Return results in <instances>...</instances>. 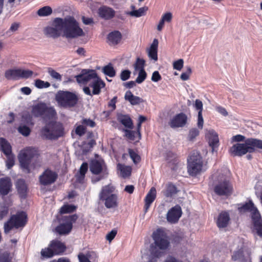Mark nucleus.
Here are the masks:
<instances>
[{
	"mask_svg": "<svg viewBox=\"0 0 262 262\" xmlns=\"http://www.w3.org/2000/svg\"><path fill=\"white\" fill-rule=\"evenodd\" d=\"M39 155L38 150L32 147H28L19 154L18 159L21 167L27 173L30 172L31 162L36 160Z\"/></svg>",
	"mask_w": 262,
	"mask_h": 262,
	"instance_id": "nucleus-3",
	"label": "nucleus"
},
{
	"mask_svg": "<svg viewBox=\"0 0 262 262\" xmlns=\"http://www.w3.org/2000/svg\"><path fill=\"white\" fill-rule=\"evenodd\" d=\"M232 259L234 261L239 260L241 262H247V259L244 256L243 248L235 251L232 255Z\"/></svg>",
	"mask_w": 262,
	"mask_h": 262,
	"instance_id": "nucleus-38",
	"label": "nucleus"
},
{
	"mask_svg": "<svg viewBox=\"0 0 262 262\" xmlns=\"http://www.w3.org/2000/svg\"><path fill=\"white\" fill-rule=\"evenodd\" d=\"M54 253L52 248L50 246L47 248L42 249L41 251V255L43 257L51 258L54 255Z\"/></svg>",
	"mask_w": 262,
	"mask_h": 262,
	"instance_id": "nucleus-50",
	"label": "nucleus"
},
{
	"mask_svg": "<svg viewBox=\"0 0 262 262\" xmlns=\"http://www.w3.org/2000/svg\"><path fill=\"white\" fill-rule=\"evenodd\" d=\"M49 246L52 248L55 255L61 254L66 249V246L64 244L58 240H53L51 241Z\"/></svg>",
	"mask_w": 262,
	"mask_h": 262,
	"instance_id": "nucleus-27",
	"label": "nucleus"
},
{
	"mask_svg": "<svg viewBox=\"0 0 262 262\" xmlns=\"http://www.w3.org/2000/svg\"><path fill=\"white\" fill-rule=\"evenodd\" d=\"M156 197V190L155 187H152L146 194L144 201L145 203L151 204Z\"/></svg>",
	"mask_w": 262,
	"mask_h": 262,
	"instance_id": "nucleus-43",
	"label": "nucleus"
},
{
	"mask_svg": "<svg viewBox=\"0 0 262 262\" xmlns=\"http://www.w3.org/2000/svg\"><path fill=\"white\" fill-rule=\"evenodd\" d=\"M117 168L120 171L123 178L129 177L131 174L132 169L130 166L118 163L117 164Z\"/></svg>",
	"mask_w": 262,
	"mask_h": 262,
	"instance_id": "nucleus-40",
	"label": "nucleus"
},
{
	"mask_svg": "<svg viewBox=\"0 0 262 262\" xmlns=\"http://www.w3.org/2000/svg\"><path fill=\"white\" fill-rule=\"evenodd\" d=\"M57 178V174L55 172L47 169L40 176L39 182L42 185H48L55 182Z\"/></svg>",
	"mask_w": 262,
	"mask_h": 262,
	"instance_id": "nucleus-14",
	"label": "nucleus"
},
{
	"mask_svg": "<svg viewBox=\"0 0 262 262\" xmlns=\"http://www.w3.org/2000/svg\"><path fill=\"white\" fill-rule=\"evenodd\" d=\"M0 148L6 156L12 155L11 145L3 138H0Z\"/></svg>",
	"mask_w": 262,
	"mask_h": 262,
	"instance_id": "nucleus-35",
	"label": "nucleus"
},
{
	"mask_svg": "<svg viewBox=\"0 0 262 262\" xmlns=\"http://www.w3.org/2000/svg\"><path fill=\"white\" fill-rule=\"evenodd\" d=\"M147 9V7H143L138 10H133L131 11H128L126 12V14L132 16L139 17L144 15Z\"/></svg>",
	"mask_w": 262,
	"mask_h": 262,
	"instance_id": "nucleus-41",
	"label": "nucleus"
},
{
	"mask_svg": "<svg viewBox=\"0 0 262 262\" xmlns=\"http://www.w3.org/2000/svg\"><path fill=\"white\" fill-rule=\"evenodd\" d=\"M118 197L116 194H112L110 197H106L101 201H104V205L107 209L115 208L118 207Z\"/></svg>",
	"mask_w": 262,
	"mask_h": 262,
	"instance_id": "nucleus-31",
	"label": "nucleus"
},
{
	"mask_svg": "<svg viewBox=\"0 0 262 262\" xmlns=\"http://www.w3.org/2000/svg\"><path fill=\"white\" fill-rule=\"evenodd\" d=\"M55 100L58 105L63 107L75 106L78 101V97L69 91H59L55 95Z\"/></svg>",
	"mask_w": 262,
	"mask_h": 262,
	"instance_id": "nucleus-6",
	"label": "nucleus"
},
{
	"mask_svg": "<svg viewBox=\"0 0 262 262\" xmlns=\"http://www.w3.org/2000/svg\"><path fill=\"white\" fill-rule=\"evenodd\" d=\"M182 214L181 207L176 205L171 208L167 213L166 219L169 223L175 224L177 223Z\"/></svg>",
	"mask_w": 262,
	"mask_h": 262,
	"instance_id": "nucleus-13",
	"label": "nucleus"
},
{
	"mask_svg": "<svg viewBox=\"0 0 262 262\" xmlns=\"http://www.w3.org/2000/svg\"><path fill=\"white\" fill-rule=\"evenodd\" d=\"M158 40L155 38L151 44L149 49L148 50V56L152 60L154 61L158 60Z\"/></svg>",
	"mask_w": 262,
	"mask_h": 262,
	"instance_id": "nucleus-29",
	"label": "nucleus"
},
{
	"mask_svg": "<svg viewBox=\"0 0 262 262\" xmlns=\"http://www.w3.org/2000/svg\"><path fill=\"white\" fill-rule=\"evenodd\" d=\"M89 85L93 89L92 94L93 95H98L101 92V89L105 87V83L101 78L99 77L97 79L92 81Z\"/></svg>",
	"mask_w": 262,
	"mask_h": 262,
	"instance_id": "nucleus-24",
	"label": "nucleus"
},
{
	"mask_svg": "<svg viewBox=\"0 0 262 262\" xmlns=\"http://www.w3.org/2000/svg\"><path fill=\"white\" fill-rule=\"evenodd\" d=\"M76 209V206L72 204H65L63 205L59 210L58 215L60 217H61L62 214L66 213H71L73 212Z\"/></svg>",
	"mask_w": 262,
	"mask_h": 262,
	"instance_id": "nucleus-39",
	"label": "nucleus"
},
{
	"mask_svg": "<svg viewBox=\"0 0 262 262\" xmlns=\"http://www.w3.org/2000/svg\"><path fill=\"white\" fill-rule=\"evenodd\" d=\"M6 157L7 158L6 166L8 169H10L14 164V156L13 155H11Z\"/></svg>",
	"mask_w": 262,
	"mask_h": 262,
	"instance_id": "nucleus-63",
	"label": "nucleus"
},
{
	"mask_svg": "<svg viewBox=\"0 0 262 262\" xmlns=\"http://www.w3.org/2000/svg\"><path fill=\"white\" fill-rule=\"evenodd\" d=\"M93 136L92 132H89L87 135V140L83 141V156L91 151L96 145V141L93 138Z\"/></svg>",
	"mask_w": 262,
	"mask_h": 262,
	"instance_id": "nucleus-23",
	"label": "nucleus"
},
{
	"mask_svg": "<svg viewBox=\"0 0 262 262\" xmlns=\"http://www.w3.org/2000/svg\"><path fill=\"white\" fill-rule=\"evenodd\" d=\"M206 138L211 148V152L213 153L214 151H216L219 143L218 134L214 130L211 129L206 134Z\"/></svg>",
	"mask_w": 262,
	"mask_h": 262,
	"instance_id": "nucleus-17",
	"label": "nucleus"
},
{
	"mask_svg": "<svg viewBox=\"0 0 262 262\" xmlns=\"http://www.w3.org/2000/svg\"><path fill=\"white\" fill-rule=\"evenodd\" d=\"M99 76L95 70L83 69V85L87 84L91 80L96 79Z\"/></svg>",
	"mask_w": 262,
	"mask_h": 262,
	"instance_id": "nucleus-26",
	"label": "nucleus"
},
{
	"mask_svg": "<svg viewBox=\"0 0 262 262\" xmlns=\"http://www.w3.org/2000/svg\"><path fill=\"white\" fill-rule=\"evenodd\" d=\"M213 177L212 188L215 194L220 196L231 195L233 187L230 181L223 174Z\"/></svg>",
	"mask_w": 262,
	"mask_h": 262,
	"instance_id": "nucleus-2",
	"label": "nucleus"
},
{
	"mask_svg": "<svg viewBox=\"0 0 262 262\" xmlns=\"http://www.w3.org/2000/svg\"><path fill=\"white\" fill-rule=\"evenodd\" d=\"M184 64V61L182 59H179L176 61H174L173 63V68L178 71H180Z\"/></svg>",
	"mask_w": 262,
	"mask_h": 262,
	"instance_id": "nucleus-61",
	"label": "nucleus"
},
{
	"mask_svg": "<svg viewBox=\"0 0 262 262\" xmlns=\"http://www.w3.org/2000/svg\"><path fill=\"white\" fill-rule=\"evenodd\" d=\"M124 99L133 105L139 104L144 101L143 99L141 98L134 95L129 90L126 92L124 95Z\"/></svg>",
	"mask_w": 262,
	"mask_h": 262,
	"instance_id": "nucleus-32",
	"label": "nucleus"
},
{
	"mask_svg": "<svg viewBox=\"0 0 262 262\" xmlns=\"http://www.w3.org/2000/svg\"><path fill=\"white\" fill-rule=\"evenodd\" d=\"M18 130L19 133L25 137L28 136L31 132L30 128L25 125L19 126L18 128Z\"/></svg>",
	"mask_w": 262,
	"mask_h": 262,
	"instance_id": "nucleus-55",
	"label": "nucleus"
},
{
	"mask_svg": "<svg viewBox=\"0 0 262 262\" xmlns=\"http://www.w3.org/2000/svg\"><path fill=\"white\" fill-rule=\"evenodd\" d=\"M178 192L177 187L172 184H169L167 186L165 195L167 197H171Z\"/></svg>",
	"mask_w": 262,
	"mask_h": 262,
	"instance_id": "nucleus-47",
	"label": "nucleus"
},
{
	"mask_svg": "<svg viewBox=\"0 0 262 262\" xmlns=\"http://www.w3.org/2000/svg\"><path fill=\"white\" fill-rule=\"evenodd\" d=\"M12 183L9 177L0 179V194L3 196L7 195L12 189Z\"/></svg>",
	"mask_w": 262,
	"mask_h": 262,
	"instance_id": "nucleus-18",
	"label": "nucleus"
},
{
	"mask_svg": "<svg viewBox=\"0 0 262 262\" xmlns=\"http://www.w3.org/2000/svg\"><path fill=\"white\" fill-rule=\"evenodd\" d=\"M145 61L142 58L138 57L134 64V68L136 71H142L144 70Z\"/></svg>",
	"mask_w": 262,
	"mask_h": 262,
	"instance_id": "nucleus-48",
	"label": "nucleus"
},
{
	"mask_svg": "<svg viewBox=\"0 0 262 262\" xmlns=\"http://www.w3.org/2000/svg\"><path fill=\"white\" fill-rule=\"evenodd\" d=\"M90 170L95 175H98L100 173H103L104 170L108 172L107 168L103 160H99L95 159H92L90 161Z\"/></svg>",
	"mask_w": 262,
	"mask_h": 262,
	"instance_id": "nucleus-12",
	"label": "nucleus"
},
{
	"mask_svg": "<svg viewBox=\"0 0 262 262\" xmlns=\"http://www.w3.org/2000/svg\"><path fill=\"white\" fill-rule=\"evenodd\" d=\"M195 108L198 111V127L200 129H202L204 124V119L202 115L203 103L200 99H196L194 104Z\"/></svg>",
	"mask_w": 262,
	"mask_h": 262,
	"instance_id": "nucleus-28",
	"label": "nucleus"
},
{
	"mask_svg": "<svg viewBox=\"0 0 262 262\" xmlns=\"http://www.w3.org/2000/svg\"><path fill=\"white\" fill-rule=\"evenodd\" d=\"M57 218L60 224L56 228L55 230L60 235H64L70 232L72 228V224L77 219V216L76 214L61 217L57 215Z\"/></svg>",
	"mask_w": 262,
	"mask_h": 262,
	"instance_id": "nucleus-7",
	"label": "nucleus"
},
{
	"mask_svg": "<svg viewBox=\"0 0 262 262\" xmlns=\"http://www.w3.org/2000/svg\"><path fill=\"white\" fill-rule=\"evenodd\" d=\"M16 187L20 198H26L27 193V187L25 181L23 179L18 180L16 182Z\"/></svg>",
	"mask_w": 262,
	"mask_h": 262,
	"instance_id": "nucleus-34",
	"label": "nucleus"
},
{
	"mask_svg": "<svg viewBox=\"0 0 262 262\" xmlns=\"http://www.w3.org/2000/svg\"><path fill=\"white\" fill-rule=\"evenodd\" d=\"M230 220V215L226 211H222L218 215L216 223L217 227L220 229L224 228L229 224Z\"/></svg>",
	"mask_w": 262,
	"mask_h": 262,
	"instance_id": "nucleus-21",
	"label": "nucleus"
},
{
	"mask_svg": "<svg viewBox=\"0 0 262 262\" xmlns=\"http://www.w3.org/2000/svg\"><path fill=\"white\" fill-rule=\"evenodd\" d=\"M122 37V34L119 31L114 30L107 34L106 39L109 45H117L120 42Z\"/></svg>",
	"mask_w": 262,
	"mask_h": 262,
	"instance_id": "nucleus-25",
	"label": "nucleus"
},
{
	"mask_svg": "<svg viewBox=\"0 0 262 262\" xmlns=\"http://www.w3.org/2000/svg\"><path fill=\"white\" fill-rule=\"evenodd\" d=\"M108 175V172L106 171V169L104 170L103 173H100L98 174V176L92 179V181L93 183H96L98 181H101V180L105 179L107 178Z\"/></svg>",
	"mask_w": 262,
	"mask_h": 262,
	"instance_id": "nucleus-58",
	"label": "nucleus"
},
{
	"mask_svg": "<svg viewBox=\"0 0 262 262\" xmlns=\"http://www.w3.org/2000/svg\"><path fill=\"white\" fill-rule=\"evenodd\" d=\"M57 115L55 108L52 106H48L46 105V108L43 113L42 118L45 120H49L55 118Z\"/></svg>",
	"mask_w": 262,
	"mask_h": 262,
	"instance_id": "nucleus-36",
	"label": "nucleus"
},
{
	"mask_svg": "<svg viewBox=\"0 0 262 262\" xmlns=\"http://www.w3.org/2000/svg\"><path fill=\"white\" fill-rule=\"evenodd\" d=\"M187 171L192 177H195L199 174L203 167V161L200 155H192L188 159Z\"/></svg>",
	"mask_w": 262,
	"mask_h": 262,
	"instance_id": "nucleus-8",
	"label": "nucleus"
},
{
	"mask_svg": "<svg viewBox=\"0 0 262 262\" xmlns=\"http://www.w3.org/2000/svg\"><path fill=\"white\" fill-rule=\"evenodd\" d=\"M33 71L20 69H9L5 71V77L9 80H16L21 78H28L33 75Z\"/></svg>",
	"mask_w": 262,
	"mask_h": 262,
	"instance_id": "nucleus-10",
	"label": "nucleus"
},
{
	"mask_svg": "<svg viewBox=\"0 0 262 262\" xmlns=\"http://www.w3.org/2000/svg\"><path fill=\"white\" fill-rule=\"evenodd\" d=\"M84 254V257L88 260L96 261L98 258L97 253L93 251H87Z\"/></svg>",
	"mask_w": 262,
	"mask_h": 262,
	"instance_id": "nucleus-45",
	"label": "nucleus"
},
{
	"mask_svg": "<svg viewBox=\"0 0 262 262\" xmlns=\"http://www.w3.org/2000/svg\"><path fill=\"white\" fill-rule=\"evenodd\" d=\"M152 236L154 241L155 248L160 250H166L168 248L170 243L166 235L161 229H157L152 233Z\"/></svg>",
	"mask_w": 262,
	"mask_h": 262,
	"instance_id": "nucleus-11",
	"label": "nucleus"
},
{
	"mask_svg": "<svg viewBox=\"0 0 262 262\" xmlns=\"http://www.w3.org/2000/svg\"><path fill=\"white\" fill-rule=\"evenodd\" d=\"M52 13V9L49 6H45L39 9L37 11V14L40 16H46L50 15Z\"/></svg>",
	"mask_w": 262,
	"mask_h": 262,
	"instance_id": "nucleus-46",
	"label": "nucleus"
},
{
	"mask_svg": "<svg viewBox=\"0 0 262 262\" xmlns=\"http://www.w3.org/2000/svg\"><path fill=\"white\" fill-rule=\"evenodd\" d=\"M102 72L105 75L110 77H114L116 74V70L111 63L104 66L102 69Z\"/></svg>",
	"mask_w": 262,
	"mask_h": 262,
	"instance_id": "nucleus-37",
	"label": "nucleus"
},
{
	"mask_svg": "<svg viewBox=\"0 0 262 262\" xmlns=\"http://www.w3.org/2000/svg\"><path fill=\"white\" fill-rule=\"evenodd\" d=\"M237 208L240 213H245L250 212L251 213V219L254 216V214H260L257 208L255 206L252 200H249L248 202H245L243 204H240Z\"/></svg>",
	"mask_w": 262,
	"mask_h": 262,
	"instance_id": "nucleus-15",
	"label": "nucleus"
},
{
	"mask_svg": "<svg viewBox=\"0 0 262 262\" xmlns=\"http://www.w3.org/2000/svg\"><path fill=\"white\" fill-rule=\"evenodd\" d=\"M47 104L43 102L38 103L34 105L32 110V114L35 117H42L46 108Z\"/></svg>",
	"mask_w": 262,
	"mask_h": 262,
	"instance_id": "nucleus-33",
	"label": "nucleus"
},
{
	"mask_svg": "<svg viewBox=\"0 0 262 262\" xmlns=\"http://www.w3.org/2000/svg\"><path fill=\"white\" fill-rule=\"evenodd\" d=\"M27 223V214L24 211L17 212L11 216L9 220L4 224V232L8 233L13 228L18 229L24 227Z\"/></svg>",
	"mask_w": 262,
	"mask_h": 262,
	"instance_id": "nucleus-5",
	"label": "nucleus"
},
{
	"mask_svg": "<svg viewBox=\"0 0 262 262\" xmlns=\"http://www.w3.org/2000/svg\"><path fill=\"white\" fill-rule=\"evenodd\" d=\"M147 73L145 70L139 71L138 75L135 82L138 84L142 83L146 78Z\"/></svg>",
	"mask_w": 262,
	"mask_h": 262,
	"instance_id": "nucleus-53",
	"label": "nucleus"
},
{
	"mask_svg": "<svg viewBox=\"0 0 262 262\" xmlns=\"http://www.w3.org/2000/svg\"><path fill=\"white\" fill-rule=\"evenodd\" d=\"M155 248L151 251V256L152 258L149 260L148 262H154L156 258H159L161 256V252Z\"/></svg>",
	"mask_w": 262,
	"mask_h": 262,
	"instance_id": "nucleus-57",
	"label": "nucleus"
},
{
	"mask_svg": "<svg viewBox=\"0 0 262 262\" xmlns=\"http://www.w3.org/2000/svg\"><path fill=\"white\" fill-rule=\"evenodd\" d=\"M251 144V147L253 148L252 152H254L256 149H262V140L250 138Z\"/></svg>",
	"mask_w": 262,
	"mask_h": 262,
	"instance_id": "nucleus-44",
	"label": "nucleus"
},
{
	"mask_svg": "<svg viewBox=\"0 0 262 262\" xmlns=\"http://www.w3.org/2000/svg\"><path fill=\"white\" fill-rule=\"evenodd\" d=\"M98 13L101 18L105 20H109L114 17L115 11L111 7L103 6L98 9Z\"/></svg>",
	"mask_w": 262,
	"mask_h": 262,
	"instance_id": "nucleus-20",
	"label": "nucleus"
},
{
	"mask_svg": "<svg viewBox=\"0 0 262 262\" xmlns=\"http://www.w3.org/2000/svg\"><path fill=\"white\" fill-rule=\"evenodd\" d=\"M131 72L128 70H123L120 73V79L124 81L128 80L130 77Z\"/></svg>",
	"mask_w": 262,
	"mask_h": 262,
	"instance_id": "nucleus-59",
	"label": "nucleus"
},
{
	"mask_svg": "<svg viewBox=\"0 0 262 262\" xmlns=\"http://www.w3.org/2000/svg\"><path fill=\"white\" fill-rule=\"evenodd\" d=\"M35 86L38 89L47 88L50 86V83L48 81H44L40 79H36L35 81Z\"/></svg>",
	"mask_w": 262,
	"mask_h": 262,
	"instance_id": "nucleus-52",
	"label": "nucleus"
},
{
	"mask_svg": "<svg viewBox=\"0 0 262 262\" xmlns=\"http://www.w3.org/2000/svg\"><path fill=\"white\" fill-rule=\"evenodd\" d=\"M96 123L93 120L91 119H83V135L86 132L85 126L94 127Z\"/></svg>",
	"mask_w": 262,
	"mask_h": 262,
	"instance_id": "nucleus-51",
	"label": "nucleus"
},
{
	"mask_svg": "<svg viewBox=\"0 0 262 262\" xmlns=\"http://www.w3.org/2000/svg\"><path fill=\"white\" fill-rule=\"evenodd\" d=\"M48 73L49 74V75L51 76V77L57 80V81H61L62 80V76L61 75L58 73V72H57L56 71H55L54 70H53V69L52 68H49L48 69Z\"/></svg>",
	"mask_w": 262,
	"mask_h": 262,
	"instance_id": "nucleus-54",
	"label": "nucleus"
},
{
	"mask_svg": "<svg viewBox=\"0 0 262 262\" xmlns=\"http://www.w3.org/2000/svg\"><path fill=\"white\" fill-rule=\"evenodd\" d=\"M55 24L60 27L62 36L68 39L82 35V29L79 23L72 16H67L64 18L56 17Z\"/></svg>",
	"mask_w": 262,
	"mask_h": 262,
	"instance_id": "nucleus-1",
	"label": "nucleus"
},
{
	"mask_svg": "<svg viewBox=\"0 0 262 262\" xmlns=\"http://www.w3.org/2000/svg\"><path fill=\"white\" fill-rule=\"evenodd\" d=\"M200 132L196 128H193L189 131L188 139L193 141L199 135Z\"/></svg>",
	"mask_w": 262,
	"mask_h": 262,
	"instance_id": "nucleus-56",
	"label": "nucleus"
},
{
	"mask_svg": "<svg viewBox=\"0 0 262 262\" xmlns=\"http://www.w3.org/2000/svg\"><path fill=\"white\" fill-rule=\"evenodd\" d=\"M62 124L58 122L51 121L44 126L41 130V135L48 139H57L64 134Z\"/></svg>",
	"mask_w": 262,
	"mask_h": 262,
	"instance_id": "nucleus-4",
	"label": "nucleus"
},
{
	"mask_svg": "<svg viewBox=\"0 0 262 262\" xmlns=\"http://www.w3.org/2000/svg\"><path fill=\"white\" fill-rule=\"evenodd\" d=\"M253 148L251 147L250 138H247L243 143H236L229 149V152L234 157H241L247 153H252Z\"/></svg>",
	"mask_w": 262,
	"mask_h": 262,
	"instance_id": "nucleus-9",
	"label": "nucleus"
},
{
	"mask_svg": "<svg viewBox=\"0 0 262 262\" xmlns=\"http://www.w3.org/2000/svg\"><path fill=\"white\" fill-rule=\"evenodd\" d=\"M187 121V115L184 113H180L173 117L169 124L171 128L182 127L185 125Z\"/></svg>",
	"mask_w": 262,
	"mask_h": 262,
	"instance_id": "nucleus-16",
	"label": "nucleus"
},
{
	"mask_svg": "<svg viewBox=\"0 0 262 262\" xmlns=\"http://www.w3.org/2000/svg\"><path fill=\"white\" fill-rule=\"evenodd\" d=\"M117 119L126 128H128L129 129L133 128V121L129 115L117 113Z\"/></svg>",
	"mask_w": 262,
	"mask_h": 262,
	"instance_id": "nucleus-22",
	"label": "nucleus"
},
{
	"mask_svg": "<svg viewBox=\"0 0 262 262\" xmlns=\"http://www.w3.org/2000/svg\"><path fill=\"white\" fill-rule=\"evenodd\" d=\"M55 18L52 23V26H49L45 28V34L49 37L56 38L62 36L61 30L60 27H58L55 24Z\"/></svg>",
	"mask_w": 262,
	"mask_h": 262,
	"instance_id": "nucleus-19",
	"label": "nucleus"
},
{
	"mask_svg": "<svg viewBox=\"0 0 262 262\" xmlns=\"http://www.w3.org/2000/svg\"><path fill=\"white\" fill-rule=\"evenodd\" d=\"M254 216L252 218V221L253 225V230L256 231V234L259 236H262V221L261 220L260 214L257 215L254 214Z\"/></svg>",
	"mask_w": 262,
	"mask_h": 262,
	"instance_id": "nucleus-30",
	"label": "nucleus"
},
{
	"mask_svg": "<svg viewBox=\"0 0 262 262\" xmlns=\"http://www.w3.org/2000/svg\"><path fill=\"white\" fill-rule=\"evenodd\" d=\"M123 131L125 133V136L126 138L132 141H134L135 140V131L131 130L127 128L124 129Z\"/></svg>",
	"mask_w": 262,
	"mask_h": 262,
	"instance_id": "nucleus-60",
	"label": "nucleus"
},
{
	"mask_svg": "<svg viewBox=\"0 0 262 262\" xmlns=\"http://www.w3.org/2000/svg\"><path fill=\"white\" fill-rule=\"evenodd\" d=\"M113 191L112 187L110 185H106L102 187L101 191L99 194V199L100 200L110 197Z\"/></svg>",
	"mask_w": 262,
	"mask_h": 262,
	"instance_id": "nucleus-42",
	"label": "nucleus"
},
{
	"mask_svg": "<svg viewBox=\"0 0 262 262\" xmlns=\"http://www.w3.org/2000/svg\"><path fill=\"white\" fill-rule=\"evenodd\" d=\"M192 71L190 67H187L186 71L185 72H183L181 75V79L182 80L186 81L189 78V75L191 73Z\"/></svg>",
	"mask_w": 262,
	"mask_h": 262,
	"instance_id": "nucleus-62",
	"label": "nucleus"
},
{
	"mask_svg": "<svg viewBox=\"0 0 262 262\" xmlns=\"http://www.w3.org/2000/svg\"><path fill=\"white\" fill-rule=\"evenodd\" d=\"M128 154L134 164H136L140 162V156L137 153H136L133 149L130 148L128 149Z\"/></svg>",
	"mask_w": 262,
	"mask_h": 262,
	"instance_id": "nucleus-49",
	"label": "nucleus"
},
{
	"mask_svg": "<svg viewBox=\"0 0 262 262\" xmlns=\"http://www.w3.org/2000/svg\"><path fill=\"white\" fill-rule=\"evenodd\" d=\"M0 262H11V258L8 252H5L0 253Z\"/></svg>",
	"mask_w": 262,
	"mask_h": 262,
	"instance_id": "nucleus-64",
	"label": "nucleus"
}]
</instances>
